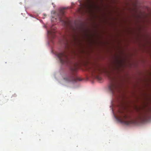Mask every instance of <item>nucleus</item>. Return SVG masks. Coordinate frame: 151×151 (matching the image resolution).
I'll use <instances>...</instances> for the list:
<instances>
[{"label":"nucleus","instance_id":"f257e3e1","mask_svg":"<svg viewBox=\"0 0 151 151\" xmlns=\"http://www.w3.org/2000/svg\"><path fill=\"white\" fill-rule=\"evenodd\" d=\"M106 72L107 76L110 82L109 86V89L113 94L115 91L119 90V89L120 88L119 85L117 82L115 73L114 72L106 71Z\"/></svg>","mask_w":151,"mask_h":151},{"label":"nucleus","instance_id":"f03ea898","mask_svg":"<svg viewBox=\"0 0 151 151\" xmlns=\"http://www.w3.org/2000/svg\"><path fill=\"white\" fill-rule=\"evenodd\" d=\"M78 68V65L77 64H75L73 66L70 68L71 72V74L68 76L65 77L64 79L68 81H81V80L80 78H76L75 74Z\"/></svg>","mask_w":151,"mask_h":151},{"label":"nucleus","instance_id":"7ed1b4c3","mask_svg":"<svg viewBox=\"0 0 151 151\" xmlns=\"http://www.w3.org/2000/svg\"><path fill=\"white\" fill-rule=\"evenodd\" d=\"M57 55L62 64H68L69 63V59L66 52L65 51L58 53Z\"/></svg>","mask_w":151,"mask_h":151},{"label":"nucleus","instance_id":"20e7f679","mask_svg":"<svg viewBox=\"0 0 151 151\" xmlns=\"http://www.w3.org/2000/svg\"><path fill=\"white\" fill-rule=\"evenodd\" d=\"M65 8H64L63 9H61L60 10L59 13L58 14V16L59 21L60 22H63L65 24H68L67 21L65 20H64L63 19V17L64 18V14L65 13Z\"/></svg>","mask_w":151,"mask_h":151},{"label":"nucleus","instance_id":"39448f33","mask_svg":"<svg viewBox=\"0 0 151 151\" xmlns=\"http://www.w3.org/2000/svg\"><path fill=\"white\" fill-rule=\"evenodd\" d=\"M127 119H129L130 118H129L127 115H125L124 116L123 118L122 119V122H123L125 124L128 125L131 124H133L134 123V122L133 120L130 119L129 120H127Z\"/></svg>","mask_w":151,"mask_h":151},{"label":"nucleus","instance_id":"423d86ee","mask_svg":"<svg viewBox=\"0 0 151 151\" xmlns=\"http://www.w3.org/2000/svg\"><path fill=\"white\" fill-rule=\"evenodd\" d=\"M150 117V114L148 112L145 111L140 114L139 117L144 119H146Z\"/></svg>","mask_w":151,"mask_h":151},{"label":"nucleus","instance_id":"0eeeda50","mask_svg":"<svg viewBox=\"0 0 151 151\" xmlns=\"http://www.w3.org/2000/svg\"><path fill=\"white\" fill-rule=\"evenodd\" d=\"M52 29L53 27H52L50 30L47 31V35L49 37L53 38L55 36L56 31L55 30H53Z\"/></svg>","mask_w":151,"mask_h":151},{"label":"nucleus","instance_id":"6e6552de","mask_svg":"<svg viewBox=\"0 0 151 151\" xmlns=\"http://www.w3.org/2000/svg\"><path fill=\"white\" fill-rule=\"evenodd\" d=\"M64 44L66 45H68V39L65 37H64L63 41Z\"/></svg>","mask_w":151,"mask_h":151},{"label":"nucleus","instance_id":"1a4fd4ad","mask_svg":"<svg viewBox=\"0 0 151 151\" xmlns=\"http://www.w3.org/2000/svg\"><path fill=\"white\" fill-rule=\"evenodd\" d=\"M98 70L99 72H101V70L99 68H94L92 70L91 73L93 75L94 74V73L95 72V71L96 70Z\"/></svg>","mask_w":151,"mask_h":151},{"label":"nucleus","instance_id":"9d476101","mask_svg":"<svg viewBox=\"0 0 151 151\" xmlns=\"http://www.w3.org/2000/svg\"><path fill=\"white\" fill-rule=\"evenodd\" d=\"M16 94H14V95H13L12 96V97H16Z\"/></svg>","mask_w":151,"mask_h":151}]
</instances>
